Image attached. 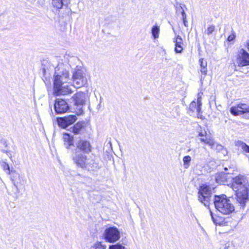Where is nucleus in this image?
<instances>
[{
    "label": "nucleus",
    "mask_w": 249,
    "mask_h": 249,
    "mask_svg": "<svg viewBox=\"0 0 249 249\" xmlns=\"http://www.w3.org/2000/svg\"><path fill=\"white\" fill-rule=\"evenodd\" d=\"M192 158L190 156H186L183 158V166L184 168L187 169L190 165V162Z\"/></svg>",
    "instance_id": "obj_25"
},
{
    "label": "nucleus",
    "mask_w": 249,
    "mask_h": 249,
    "mask_svg": "<svg viewBox=\"0 0 249 249\" xmlns=\"http://www.w3.org/2000/svg\"><path fill=\"white\" fill-rule=\"evenodd\" d=\"M237 60L239 66H249V53L245 49H241L238 52Z\"/></svg>",
    "instance_id": "obj_9"
},
{
    "label": "nucleus",
    "mask_w": 249,
    "mask_h": 249,
    "mask_svg": "<svg viewBox=\"0 0 249 249\" xmlns=\"http://www.w3.org/2000/svg\"><path fill=\"white\" fill-rule=\"evenodd\" d=\"M76 116L72 115L57 118V121L59 126L63 128H66L70 125L73 124L76 121Z\"/></svg>",
    "instance_id": "obj_10"
},
{
    "label": "nucleus",
    "mask_w": 249,
    "mask_h": 249,
    "mask_svg": "<svg viewBox=\"0 0 249 249\" xmlns=\"http://www.w3.org/2000/svg\"><path fill=\"white\" fill-rule=\"evenodd\" d=\"M210 214H211L212 219L213 223L215 225H218L219 226H227V220L226 219H225L222 217H219V216H216V217H214L213 215V213L212 212L211 210L210 211Z\"/></svg>",
    "instance_id": "obj_19"
},
{
    "label": "nucleus",
    "mask_w": 249,
    "mask_h": 249,
    "mask_svg": "<svg viewBox=\"0 0 249 249\" xmlns=\"http://www.w3.org/2000/svg\"><path fill=\"white\" fill-rule=\"evenodd\" d=\"M89 249H106L105 247L102 245L100 242H96Z\"/></svg>",
    "instance_id": "obj_27"
},
{
    "label": "nucleus",
    "mask_w": 249,
    "mask_h": 249,
    "mask_svg": "<svg viewBox=\"0 0 249 249\" xmlns=\"http://www.w3.org/2000/svg\"><path fill=\"white\" fill-rule=\"evenodd\" d=\"M74 104L77 107L79 111H82V107L83 105L89 101V94L88 91L85 92H78L75 94L72 97Z\"/></svg>",
    "instance_id": "obj_7"
},
{
    "label": "nucleus",
    "mask_w": 249,
    "mask_h": 249,
    "mask_svg": "<svg viewBox=\"0 0 249 249\" xmlns=\"http://www.w3.org/2000/svg\"><path fill=\"white\" fill-rule=\"evenodd\" d=\"M224 170L225 171H227L226 173L227 174V176L233 174L234 171H237V168L234 166H229V167H225L224 168Z\"/></svg>",
    "instance_id": "obj_26"
},
{
    "label": "nucleus",
    "mask_w": 249,
    "mask_h": 249,
    "mask_svg": "<svg viewBox=\"0 0 249 249\" xmlns=\"http://www.w3.org/2000/svg\"><path fill=\"white\" fill-rule=\"evenodd\" d=\"M14 185L16 188L17 192H19V186H23L26 183V180L23 177L21 176L18 173H15L11 177Z\"/></svg>",
    "instance_id": "obj_14"
},
{
    "label": "nucleus",
    "mask_w": 249,
    "mask_h": 249,
    "mask_svg": "<svg viewBox=\"0 0 249 249\" xmlns=\"http://www.w3.org/2000/svg\"><path fill=\"white\" fill-rule=\"evenodd\" d=\"M73 86L79 88L85 86L88 83V78L84 70L78 69L75 70L72 75Z\"/></svg>",
    "instance_id": "obj_6"
},
{
    "label": "nucleus",
    "mask_w": 249,
    "mask_h": 249,
    "mask_svg": "<svg viewBox=\"0 0 249 249\" xmlns=\"http://www.w3.org/2000/svg\"><path fill=\"white\" fill-rule=\"evenodd\" d=\"M235 145L238 148H241L244 152L249 153V145H247L243 142L238 140L235 142Z\"/></svg>",
    "instance_id": "obj_23"
},
{
    "label": "nucleus",
    "mask_w": 249,
    "mask_h": 249,
    "mask_svg": "<svg viewBox=\"0 0 249 249\" xmlns=\"http://www.w3.org/2000/svg\"><path fill=\"white\" fill-rule=\"evenodd\" d=\"M54 107L57 114L64 113L69 109L67 103L64 100L60 99L55 100Z\"/></svg>",
    "instance_id": "obj_11"
},
{
    "label": "nucleus",
    "mask_w": 249,
    "mask_h": 249,
    "mask_svg": "<svg viewBox=\"0 0 249 249\" xmlns=\"http://www.w3.org/2000/svg\"><path fill=\"white\" fill-rule=\"evenodd\" d=\"M232 179L231 187L236 193V200L240 207L244 208L249 200V183L247 178L243 175H238Z\"/></svg>",
    "instance_id": "obj_2"
},
{
    "label": "nucleus",
    "mask_w": 249,
    "mask_h": 249,
    "mask_svg": "<svg viewBox=\"0 0 249 249\" xmlns=\"http://www.w3.org/2000/svg\"><path fill=\"white\" fill-rule=\"evenodd\" d=\"M151 33L154 39H157L159 37L160 27L158 25L153 26L151 30Z\"/></svg>",
    "instance_id": "obj_24"
},
{
    "label": "nucleus",
    "mask_w": 249,
    "mask_h": 249,
    "mask_svg": "<svg viewBox=\"0 0 249 249\" xmlns=\"http://www.w3.org/2000/svg\"><path fill=\"white\" fill-rule=\"evenodd\" d=\"M206 135H207V133L206 131L199 132L198 134V136L201 137V138L203 137H206Z\"/></svg>",
    "instance_id": "obj_33"
},
{
    "label": "nucleus",
    "mask_w": 249,
    "mask_h": 249,
    "mask_svg": "<svg viewBox=\"0 0 249 249\" xmlns=\"http://www.w3.org/2000/svg\"><path fill=\"white\" fill-rule=\"evenodd\" d=\"M70 0H52L53 6L57 9H61L63 5H68Z\"/></svg>",
    "instance_id": "obj_21"
},
{
    "label": "nucleus",
    "mask_w": 249,
    "mask_h": 249,
    "mask_svg": "<svg viewBox=\"0 0 249 249\" xmlns=\"http://www.w3.org/2000/svg\"><path fill=\"white\" fill-rule=\"evenodd\" d=\"M230 248V245L229 244H227V246L226 245L225 247V249H229Z\"/></svg>",
    "instance_id": "obj_39"
},
{
    "label": "nucleus",
    "mask_w": 249,
    "mask_h": 249,
    "mask_svg": "<svg viewBox=\"0 0 249 249\" xmlns=\"http://www.w3.org/2000/svg\"><path fill=\"white\" fill-rule=\"evenodd\" d=\"M173 42L175 43V52L177 53H181L183 50V41L182 37L177 35L173 38Z\"/></svg>",
    "instance_id": "obj_16"
},
{
    "label": "nucleus",
    "mask_w": 249,
    "mask_h": 249,
    "mask_svg": "<svg viewBox=\"0 0 249 249\" xmlns=\"http://www.w3.org/2000/svg\"><path fill=\"white\" fill-rule=\"evenodd\" d=\"M84 128V123L78 122L72 127V132L75 135L80 134Z\"/></svg>",
    "instance_id": "obj_22"
},
{
    "label": "nucleus",
    "mask_w": 249,
    "mask_h": 249,
    "mask_svg": "<svg viewBox=\"0 0 249 249\" xmlns=\"http://www.w3.org/2000/svg\"><path fill=\"white\" fill-rule=\"evenodd\" d=\"M182 20L183 22L184 25L186 27H188V21H187V19H182Z\"/></svg>",
    "instance_id": "obj_38"
},
{
    "label": "nucleus",
    "mask_w": 249,
    "mask_h": 249,
    "mask_svg": "<svg viewBox=\"0 0 249 249\" xmlns=\"http://www.w3.org/2000/svg\"><path fill=\"white\" fill-rule=\"evenodd\" d=\"M63 139L64 144L66 148H70L71 146L73 145V137L72 136L68 133H65L63 134Z\"/></svg>",
    "instance_id": "obj_18"
},
{
    "label": "nucleus",
    "mask_w": 249,
    "mask_h": 249,
    "mask_svg": "<svg viewBox=\"0 0 249 249\" xmlns=\"http://www.w3.org/2000/svg\"><path fill=\"white\" fill-rule=\"evenodd\" d=\"M107 145H109V146L111 148V146H112V144H111V142H109L107 143Z\"/></svg>",
    "instance_id": "obj_40"
},
{
    "label": "nucleus",
    "mask_w": 249,
    "mask_h": 249,
    "mask_svg": "<svg viewBox=\"0 0 249 249\" xmlns=\"http://www.w3.org/2000/svg\"><path fill=\"white\" fill-rule=\"evenodd\" d=\"M202 93L199 92L197 94V102L193 101L190 105L189 109L192 111H196L198 115L201 111V96Z\"/></svg>",
    "instance_id": "obj_15"
},
{
    "label": "nucleus",
    "mask_w": 249,
    "mask_h": 249,
    "mask_svg": "<svg viewBox=\"0 0 249 249\" xmlns=\"http://www.w3.org/2000/svg\"><path fill=\"white\" fill-rule=\"evenodd\" d=\"M109 249H125V248L120 244L110 246Z\"/></svg>",
    "instance_id": "obj_29"
},
{
    "label": "nucleus",
    "mask_w": 249,
    "mask_h": 249,
    "mask_svg": "<svg viewBox=\"0 0 249 249\" xmlns=\"http://www.w3.org/2000/svg\"><path fill=\"white\" fill-rule=\"evenodd\" d=\"M201 142L208 144L209 145L211 149L216 150L218 152H220L224 149L223 146L222 145L216 142L213 139H209L206 140L202 139Z\"/></svg>",
    "instance_id": "obj_17"
},
{
    "label": "nucleus",
    "mask_w": 249,
    "mask_h": 249,
    "mask_svg": "<svg viewBox=\"0 0 249 249\" xmlns=\"http://www.w3.org/2000/svg\"><path fill=\"white\" fill-rule=\"evenodd\" d=\"M215 29V26L213 25H211L209 26L206 31V34L208 35H210L212 34V33L214 31Z\"/></svg>",
    "instance_id": "obj_30"
},
{
    "label": "nucleus",
    "mask_w": 249,
    "mask_h": 249,
    "mask_svg": "<svg viewBox=\"0 0 249 249\" xmlns=\"http://www.w3.org/2000/svg\"><path fill=\"white\" fill-rule=\"evenodd\" d=\"M212 197L211 188L205 184L201 185L198 193V200L206 207L208 206Z\"/></svg>",
    "instance_id": "obj_5"
},
{
    "label": "nucleus",
    "mask_w": 249,
    "mask_h": 249,
    "mask_svg": "<svg viewBox=\"0 0 249 249\" xmlns=\"http://www.w3.org/2000/svg\"><path fill=\"white\" fill-rule=\"evenodd\" d=\"M104 236L105 239L109 242H115L120 237V232L115 227L107 228L105 231Z\"/></svg>",
    "instance_id": "obj_8"
},
{
    "label": "nucleus",
    "mask_w": 249,
    "mask_h": 249,
    "mask_svg": "<svg viewBox=\"0 0 249 249\" xmlns=\"http://www.w3.org/2000/svg\"><path fill=\"white\" fill-rule=\"evenodd\" d=\"M213 139V138H212L211 137H210H210H207V136H206V137H202V138H200L199 139V140L201 142V140H202V139H203V140H208V139Z\"/></svg>",
    "instance_id": "obj_37"
},
{
    "label": "nucleus",
    "mask_w": 249,
    "mask_h": 249,
    "mask_svg": "<svg viewBox=\"0 0 249 249\" xmlns=\"http://www.w3.org/2000/svg\"><path fill=\"white\" fill-rule=\"evenodd\" d=\"M235 38V35L234 33H232L231 35H230L227 38L228 41H231L234 39Z\"/></svg>",
    "instance_id": "obj_32"
},
{
    "label": "nucleus",
    "mask_w": 249,
    "mask_h": 249,
    "mask_svg": "<svg viewBox=\"0 0 249 249\" xmlns=\"http://www.w3.org/2000/svg\"><path fill=\"white\" fill-rule=\"evenodd\" d=\"M181 14L182 15V19H187V15L186 13H185V11L183 9L182 10L181 12Z\"/></svg>",
    "instance_id": "obj_35"
},
{
    "label": "nucleus",
    "mask_w": 249,
    "mask_h": 249,
    "mask_svg": "<svg viewBox=\"0 0 249 249\" xmlns=\"http://www.w3.org/2000/svg\"><path fill=\"white\" fill-rule=\"evenodd\" d=\"M199 62L200 63V68H207V62L203 58H200L199 60Z\"/></svg>",
    "instance_id": "obj_31"
},
{
    "label": "nucleus",
    "mask_w": 249,
    "mask_h": 249,
    "mask_svg": "<svg viewBox=\"0 0 249 249\" xmlns=\"http://www.w3.org/2000/svg\"><path fill=\"white\" fill-rule=\"evenodd\" d=\"M69 79V74L67 70L61 68L59 66L55 68L53 86L55 87L57 90L59 84L66 83Z\"/></svg>",
    "instance_id": "obj_4"
},
{
    "label": "nucleus",
    "mask_w": 249,
    "mask_h": 249,
    "mask_svg": "<svg viewBox=\"0 0 249 249\" xmlns=\"http://www.w3.org/2000/svg\"><path fill=\"white\" fill-rule=\"evenodd\" d=\"M245 46L249 52V39L246 42Z\"/></svg>",
    "instance_id": "obj_36"
},
{
    "label": "nucleus",
    "mask_w": 249,
    "mask_h": 249,
    "mask_svg": "<svg viewBox=\"0 0 249 249\" xmlns=\"http://www.w3.org/2000/svg\"><path fill=\"white\" fill-rule=\"evenodd\" d=\"M43 72L45 73V69H43Z\"/></svg>",
    "instance_id": "obj_41"
},
{
    "label": "nucleus",
    "mask_w": 249,
    "mask_h": 249,
    "mask_svg": "<svg viewBox=\"0 0 249 249\" xmlns=\"http://www.w3.org/2000/svg\"><path fill=\"white\" fill-rule=\"evenodd\" d=\"M76 149L72 154V158L77 167L88 171H96L100 167L93 159L88 158L85 155L92 151V147L90 142L86 140L80 139L76 143Z\"/></svg>",
    "instance_id": "obj_1"
},
{
    "label": "nucleus",
    "mask_w": 249,
    "mask_h": 249,
    "mask_svg": "<svg viewBox=\"0 0 249 249\" xmlns=\"http://www.w3.org/2000/svg\"><path fill=\"white\" fill-rule=\"evenodd\" d=\"M1 166L2 167L3 170L6 172L8 174H10V167L9 165L5 161L1 162Z\"/></svg>",
    "instance_id": "obj_28"
},
{
    "label": "nucleus",
    "mask_w": 249,
    "mask_h": 249,
    "mask_svg": "<svg viewBox=\"0 0 249 249\" xmlns=\"http://www.w3.org/2000/svg\"><path fill=\"white\" fill-rule=\"evenodd\" d=\"M200 71L204 75H206L207 72V68H200Z\"/></svg>",
    "instance_id": "obj_34"
},
{
    "label": "nucleus",
    "mask_w": 249,
    "mask_h": 249,
    "mask_svg": "<svg viewBox=\"0 0 249 249\" xmlns=\"http://www.w3.org/2000/svg\"><path fill=\"white\" fill-rule=\"evenodd\" d=\"M214 204L216 209L223 214H230L234 211L231 200L225 195L215 196Z\"/></svg>",
    "instance_id": "obj_3"
},
{
    "label": "nucleus",
    "mask_w": 249,
    "mask_h": 249,
    "mask_svg": "<svg viewBox=\"0 0 249 249\" xmlns=\"http://www.w3.org/2000/svg\"><path fill=\"white\" fill-rule=\"evenodd\" d=\"M230 178H231L228 177L226 173L221 172L216 176L215 179L218 183H225L228 182Z\"/></svg>",
    "instance_id": "obj_20"
},
{
    "label": "nucleus",
    "mask_w": 249,
    "mask_h": 249,
    "mask_svg": "<svg viewBox=\"0 0 249 249\" xmlns=\"http://www.w3.org/2000/svg\"><path fill=\"white\" fill-rule=\"evenodd\" d=\"M230 111L232 114L235 116L249 113V106L244 104H240L236 106L232 107Z\"/></svg>",
    "instance_id": "obj_12"
},
{
    "label": "nucleus",
    "mask_w": 249,
    "mask_h": 249,
    "mask_svg": "<svg viewBox=\"0 0 249 249\" xmlns=\"http://www.w3.org/2000/svg\"><path fill=\"white\" fill-rule=\"evenodd\" d=\"M72 90L71 86L68 85L67 83L59 84L57 90L55 87L53 86L54 94L57 96L60 95H67L72 93Z\"/></svg>",
    "instance_id": "obj_13"
}]
</instances>
